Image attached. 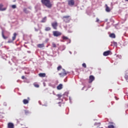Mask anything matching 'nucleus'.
Instances as JSON below:
<instances>
[{
  "label": "nucleus",
  "mask_w": 128,
  "mask_h": 128,
  "mask_svg": "<svg viewBox=\"0 0 128 128\" xmlns=\"http://www.w3.org/2000/svg\"><path fill=\"white\" fill-rule=\"evenodd\" d=\"M41 2L43 6H44L48 8H52V4L50 2V0H41Z\"/></svg>",
  "instance_id": "obj_1"
},
{
  "label": "nucleus",
  "mask_w": 128,
  "mask_h": 128,
  "mask_svg": "<svg viewBox=\"0 0 128 128\" xmlns=\"http://www.w3.org/2000/svg\"><path fill=\"white\" fill-rule=\"evenodd\" d=\"M62 20L64 22H70V16H64L62 17Z\"/></svg>",
  "instance_id": "obj_2"
},
{
  "label": "nucleus",
  "mask_w": 128,
  "mask_h": 128,
  "mask_svg": "<svg viewBox=\"0 0 128 128\" xmlns=\"http://www.w3.org/2000/svg\"><path fill=\"white\" fill-rule=\"evenodd\" d=\"M58 74L61 77L66 76L68 74V72H66V71L64 69H62V72L59 73Z\"/></svg>",
  "instance_id": "obj_3"
},
{
  "label": "nucleus",
  "mask_w": 128,
  "mask_h": 128,
  "mask_svg": "<svg viewBox=\"0 0 128 128\" xmlns=\"http://www.w3.org/2000/svg\"><path fill=\"white\" fill-rule=\"evenodd\" d=\"M68 4L70 6H74V0H68Z\"/></svg>",
  "instance_id": "obj_4"
},
{
  "label": "nucleus",
  "mask_w": 128,
  "mask_h": 128,
  "mask_svg": "<svg viewBox=\"0 0 128 128\" xmlns=\"http://www.w3.org/2000/svg\"><path fill=\"white\" fill-rule=\"evenodd\" d=\"M53 35L54 36H62V33L58 31H54L53 32Z\"/></svg>",
  "instance_id": "obj_5"
},
{
  "label": "nucleus",
  "mask_w": 128,
  "mask_h": 128,
  "mask_svg": "<svg viewBox=\"0 0 128 128\" xmlns=\"http://www.w3.org/2000/svg\"><path fill=\"white\" fill-rule=\"evenodd\" d=\"M52 26L54 30H58V22L52 23Z\"/></svg>",
  "instance_id": "obj_6"
},
{
  "label": "nucleus",
  "mask_w": 128,
  "mask_h": 128,
  "mask_svg": "<svg viewBox=\"0 0 128 128\" xmlns=\"http://www.w3.org/2000/svg\"><path fill=\"white\" fill-rule=\"evenodd\" d=\"M94 80V76L92 75H90L89 77V84H92L93 80Z\"/></svg>",
  "instance_id": "obj_7"
},
{
  "label": "nucleus",
  "mask_w": 128,
  "mask_h": 128,
  "mask_svg": "<svg viewBox=\"0 0 128 128\" xmlns=\"http://www.w3.org/2000/svg\"><path fill=\"white\" fill-rule=\"evenodd\" d=\"M110 50H108L103 53L104 56H110Z\"/></svg>",
  "instance_id": "obj_8"
},
{
  "label": "nucleus",
  "mask_w": 128,
  "mask_h": 128,
  "mask_svg": "<svg viewBox=\"0 0 128 128\" xmlns=\"http://www.w3.org/2000/svg\"><path fill=\"white\" fill-rule=\"evenodd\" d=\"M28 98V100H26V99H24V100H23V104H28V102H30V98Z\"/></svg>",
  "instance_id": "obj_9"
},
{
  "label": "nucleus",
  "mask_w": 128,
  "mask_h": 128,
  "mask_svg": "<svg viewBox=\"0 0 128 128\" xmlns=\"http://www.w3.org/2000/svg\"><path fill=\"white\" fill-rule=\"evenodd\" d=\"M8 128H14V124H12V122L8 123Z\"/></svg>",
  "instance_id": "obj_10"
},
{
  "label": "nucleus",
  "mask_w": 128,
  "mask_h": 128,
  "mask_svg": "<svg viewBox=\"0 0 128 128\" xmlns=\"http://www.w3.org/2000/svg\"><path fill=\"white\" fill-rule=\"evenodd\" d=\"M2 6H4V5L2 4H0V10H1L2 12L4 10H6V8H2Z\"/></svg>",
  "instance_id": "obj_11"
},
{
  "label": "nucleus",
  "mask_w": 128,
  "mask_h": 128,
  "mask_svg": "<svg viewBox=\"0 0 128 128\" xmlns=\"http://www.w3.org/2000/svg\"><path fill=\"white\" fill-rule=\"evenodd\" d=\"M38 76L40 78H45L46 76V74L45 73H40L38 74Z\"/></svg>",
  "instance_id": "obj_12"
},
{
  "label": "nucleus",
  "mask_w": 128,
  "mask_h": 128,
  "mask_svg": "<svg viewBox=\"0 0 128 128\" xmlns=\"http://www.w3.org/2000/svg\"><path fill=\"white\" fill-rule=\"evenodd\" d=\"M37 46L39 48H44V44H38L37 45Z\"/></svg>",
  "instance_id": "obj_13"
},
{
  "label": "nucleus",
  "mask_w": 128,
  "mask_h": 128,
  "mask_svg": "<svg viewBox=\"0 0 128 128\" xmlns=\"http://www.w3.org/2000/svg\"><path fill=\"white\" fill-rule=\"evenodd\" d=\"M16 36H18L16 33H14V34L13 36L12 37V40H16Z\"/></svg>",
  "instance_id": "obj_14"
},
{
  "label": "nucleus",
  "mask_w": 128,
  "mask_h": 128,
  "mask_svg": "<svg viewBox=\"0 0 128 128\" xmlns=\"http://www.w3.org/2000/svg\"><path fill=\"white\" fill-rule=\"evenodd\" d=\"M106 12H110V9L108 8V4H106Z\"/></svg>",
  "instance_id": "obj_15"
},
{
  "label": "nucleus",
  "mask_w": 128,
  "mask_h": 128,
  "mask_svg": "<svg viewBox=\"0 0 128 128\" xmlns=\"http://www.w3.org/2000/svg\"><path fill=\"white\" fill-rule=\"evenodd\" d=\"M110 38H116V34H114V33L110 34Z\"/></svg>",
  "instance_id": "obj_16"
},
{
  "label": "nucleus",
  "mask_w": 128,
  "mask_h": 128,
  "mask_svg": "<svg viewBox=\"0 0 128 128\" xmlns=\"http://www.w3.org/2000/svg\"><path fill=\"white\" fill-rule=\"evenodd\" d=\"M62 84H60L58 86H57V90H62Z\"/></svg>",
  "instance_id": "obj_17"
},
{
  "label": "nucleus",
  "mask_w": 128,
  "mask_h": 128,
  "mask_svg": "<svg viewBox=\"0 0 128 128\" xmlns=\"http://www.w3.org/2000/svg\"><path fill=\"white\" fill-rule=\"evenodd\" d=\"M46 17H44L42 18V20H41V22H46Z\"/></svg>",
  "instance_id": "obj_18"
},
{
  "label": "nucleus",
  "mask_w": 128,
  "mask_h": 128,
  "mask_svg": "<svg viewBox=\"0 0 128 128\" xmlns=\"http://www.w3.org/2000/svg\"><path fill=\"white\" fill-rule=\"evenodd\" d=\"M51 28L50 27H46L45 28L46 32H48V30H50Z\"/></svg>",
  "instance_id": "obj_19"
},
{
  "label": "nucleus",
  "mask_w": 128,
  "mask_h": 128,
  "mask_svg": "<svg viewBox=\"0 0 128 128\" xmlns=\"http://www.w3.org/2000/svg\"><path fill=\"white\" fill-rule=\"evenodd\" d=\"M62 66H60L57 68V70L60 71L62 70Z\"/></svg>",
  "instance_id": "obj_20"
},
{
  "label": "nucleus",
  "mask_w": 128,
  "mask_h": 128,
  "mask_svg": "<svg viewBox=\"0 0 128 128\" xmlns=\"http://www.w3.org/2000/svg\"><path fill=\"white\" fill-rule=\"evenodd\" d=\"M2 36L4 40H6L8 38V36H4V32L2 33Z\"/></svg>",
  "instance_id": "obj_21"
},
{
  "label": "nucleus",
  "mask_w": 128,
  "mask_h": 128,
  "mask_svg": "<svg viewBox=\"0 0 128 128\" xmlns=\"http://www.w3.org/2000/svg\"><path fill=\"white\" fill-rule=\"evenodd\" d=\"M52 48H56V44L54 42L52 43Z\"/></svg>",
  "instance_id": "obj_22"
},
{
  "label": "nucleus",
  "mask_w": 128,
  "mask_h": 128,
  "mask_svg": "<svg viewBox=\"0 0 128 128\" xmlns=\"http://www.w3.org/2000/svg\"><path fill=\"white\" fill-rule=\"evenodd\" d=\"M62 40H68V38L67 36H62Z\"/></svg>",
  "instance_id": "obj_23"
},
{
  "label": "nucleus",
  "mask_w": 128,
  "mask_h": 128,
  "mask_svg": "<svg viewBox=\"0 0 128 128\" xmlns=\"http://www.w3.org/2000/svg\"><path fill=\"white\" fill-rule=\"evenodd\" d=\"M82 66H83V68H86V63H84V64H82Z\"/></svg>",
  "instance_id": "obj_24"
},
{
  "label": "nucleus",
  "mask_w": 128,
  "mask_h": 128,
  "mask_svg": "<svg viewBox=\"0 0 128 128\" xmlns=\"http://www.w3.org/2000/svg\"><path fill=\"white\" fill-rule=\"evenodd\" d=\"M24 12H26V14H28V11L26 10V8H24Z\"/></svg>",
  "instance_id": "obj_25"
},
{
  "label": "nucleus",
  "mask_w": 128,
  "mask_h": 128,
  "mask_svg": "<svg viewBox=\"0 0 128 128\" xmlns=\"http://www.w3.org/2000/svg\"><path fill=\"white\" fill-rule=\"evenodd\" d=\"M56 96H58V98H61L62 96V94H58L56 95Z\"/></svg>",
  "instance_id": "obj_26"
},
{
  "label": "nucleus",
  "mask_w": 128,
  "mask_h": 128,
  "mask_svg": "<svg viewBox=\"0 0 128 128\" xmlns=\"http://www.w3.org/2000/svg\"><path fill=\"white\" fill-rule=\"evenodd\" d=\"M35 88H40V85L38 84H34Z\"/></svg>",
  "instance_id": "obj_27"
},
{
  "label": "nucleus",
  "mask_w": 128,
  "mask_h": 128,
  "mask_svg": "<svg viewBox=\"0 0 128 128\" xmlns=\"http://www.w3.org/2000/svg\"><path fill=\"white\" fill-rule=\"evenodd\" d=\"M12 8H16V6L12 5Z\"/></svg>",
  "instance_id": "obj_28"
},
{
  "label": "nucleus",
  "mask_w": 128,
  "mask_h": 128,
  "mask_svg": "<svg viewBox=\"0 0 128 128\" xmlns=\"http://www.w3.org/2000/svg\"><path fill=\"white\" fill-rule=\"evenodd\" d=\"M14 42V40H9L8 42V44H11L12 42Z\"/></svg>",
  "instance_id": "obj_29"
},
{
  "label": "nucleus",
  "mask_w": 128,
  "mask_h": 128,
  "mask_svg": "<svg viewBox=\"0 0 128 128\" xmlns=\"http://www.w3.org/2000/svg\"><path fill=\"white\" fill-rule=\"evenodd\" d=\"M124 78H126V80H128V75H125Z\"/></svg>",
  "instance_id": "obj_30"
},
{
  "label": "nucleus",
  "mask_w": 128,
  "mask_h": 128,
  "mask_svg": "<svg viewBox=\"0 0 128 128\" xmlns=\"http://www.w3.org/2000/svg\"><path fill=\"white\" fill-rule=\"evenodd\" d=\"M100 22V19H98V18H96V22Z\"/></svg>",
  "instance_id": "obj_31"
},
{
  "label": "nucleus",
  "mask_w": 128,
  "mask_h": 128,
  "mask_svg": "<svg viewBox=\"0 0 128 128\" xmlns=\"http://www.w3.org/2000/svg\"><path fill=\"white\" fill-rule=\"evenodd\" d=\"M22 80H24V76H22Z\"/></svg>",
  "instance_id": "obj_32"
},
{
  "label": "nucleus",
  "mask_w": 128,
  "mask_h": 128,
  "mask_svg": "<svg viewBox=\"0 0 128 128\" xmlns=\"http://www.w3.org/2000/svg\"><path fill=\"white\" fill-rule=\"evenodd\" d=\"M16 0H14L13 2H14Z\"/></svg>",
  "instance_id": "obj_33"
},
{
  "label": "nucleus",
  "mask_w": 128,
  "mask_h": 128,
  "mask_svg": "<svg viewBox=\"0 0 128 128\" xmlns=\"http://www.w3.org/2000/svg\"><path fill=\"white\" fill-rule=\"evenodd\" d=\"M70 54H72V52H70Z\"/></svg>",
  "instance_id": "obj_34"
},
{
  "label": "nucleus",
  "mask_w": 128,
  "mask_h": 128,
  "mask_svg": "<svg viewBox=\"0 0 128 128\" xmlns=\"http://www.w3.org/2000/svg\"><path fill=\"white\" fill-rule=\"evenodd\" d=\"M126 0V2H128V0Z\"/></svg>",
  "instance_id": "obj_35"
},
{
  "label": "nucleus",
  "mask_w": 128,
  "mask_h": 128,
  "mask_svg": "<svg viewBox=\"0 0 128 128\" xmlns=\"http://www.w3.org/2000/svg\"><path fill=\"white\" fill-rule=\"evenodd\" d=\"M48 40H46V42H48Z\"/></svg>",
  "instance_id": "obj_36"
},
{
  "label": "nucleus",
  "mask_w": 128,
  "mask_h": 128,
  "mask_svg": "<svg viewBox=\"0 0 128 128\" xmlns=\"http://www.w3.org/2000/svg\"><path fill=\"white\" fill-rule=\"evenodd\" d=\"M111 124H112V122H111Z\"/></svg>",
  "instance_id": "obj_37"
}]
</instances>
